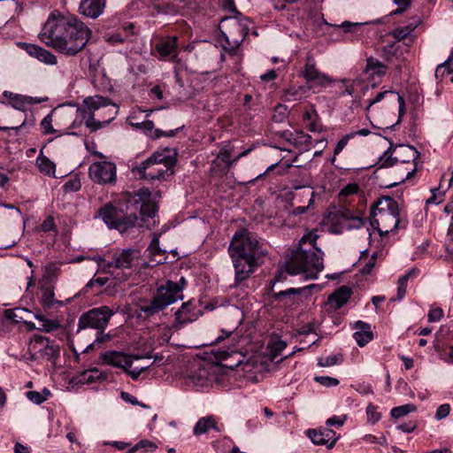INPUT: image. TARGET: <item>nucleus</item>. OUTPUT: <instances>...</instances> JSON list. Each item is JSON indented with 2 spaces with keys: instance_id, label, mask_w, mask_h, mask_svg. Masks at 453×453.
Segmentation results:
<instances>
[{
  "instance_id": "nucleus-1",
  "label": "nucleus",
  "mask_w": 453,
  "mask_h": 453,
  "mask_svg": "<svg viewBox=\"0 0 453 453\" xmlns=\"http://www.w3.org/2000/svg\"><path fill=\"white\" fill-rule=\"evenodd\" d=\"M91 30L74 15L53 11L38 35L42 42L66 56H76L88 42Z\"/></svg>"
},
{
  "instance_id": "nucleus-2",
  "label": "nucleus",
  "mask_w": 453,
  "mask_h": 453,
  "mask_svg": "<svg viewBox=\"0 0 453 453\" xmlns=\"http://www.w3.org/2000/svg\"><path fill=\"white\" fill-rule=\"evenodd\" d=\"M228 252L234 263L235 283H241L250 278L268 254L265 244L245 228L235 232Z\"/></svg>"
},
{
  "instance_id": "nucleus-3",
  "label": "nucleus",
  "mask_w": 453,
  "mask_h": 453,
  "mask_svg": "<svg viewBox=\"0 0 453 453\" xmlns=\"http://www.w3.org/2000/svg\"><path fill=\"white\" fill-rule=\"evenodd\" d=\"M84 109L78 108L86 127L95 132L108 125L118 115V106L109 98L102 96H87L83 99Z\"/></svg>"
},
{
  "instance_id": "nucleus-4",
  "label": "nucleus",
  "mask_w": 453,
  "mask_h": 453,
  "mask_svg": "<svg viewBox=\"0 0 453 453\" xmlns=\"http://www.w3.org/2000/svg\"><path fill=\"white\" fill-rule=\"evenodd\" d=\"M285 269L291 275L306 273V278L317 279L318 273L324 270V252L319 248L305 250L298 247Z\"/></svg>"
},
{
  "instance_id": "nucleus-5",
  "label": "nucleus",
  "mask_w": 453,
  "mask_h": 453,
  "mask_svg": "<svg viewBox=\"0 0 453 453\" xmlns=\"http://www.w3.org/2000/svg\"><path fill=\"white\" fill-rule=\"evenodd\" d=\"M176 163L174 154L169 149L155 151L150 157L133 166L132 172L142 180H164L166 175L173 173V167Z\"/></svg>"
},
{
  "instance_id": "nucleus-6",
  "label": "nucleus",
  "mask_w": 453,
  "mask_h": 453,
  "mask_svg": "<svg viewBox=\"0 0 453 453\" xmlns=\"http://www.w3.org/2000/svg\"><path fill=\"white\" fill-rule=\"evenodd\" d=\"M397 202L392 197L386 196L378 199L371 211V226L380 236L395 231L400 223Z\"/></svg>"
},
{
  "instance_id": "nucleus-7",
  "label": "nucleus",
  "mask_w": 453,
  "mask_h": 453,
  "mask_svg": "<svg viewBox=\"0 0 453 453\" xmlns=\"http://www.w3.org/2000/svg\"><path fill=\"white\" fill-rule=\"evenodd\" d=\"M136 210L137 207L134 211L125 213L122 209L111 203H106L97 211L96 218H101L110 229L124 233L136 226L138 222Z\"/></svg>"
},
{
  "instance_id": "nucleus-8",
  "label": "nucleus",
  "mask_w": 453,
  "mask_h": 453,
  "mask_svg": "<svg viewBox=\"0 0 453 453\" xmlns=\"http://www.w3.org/2000/svg\"><path fill=\"white\" fill-rule=\"evenodd\" d=\"M183 298L182 287L177 282L167 280L165 285L157 288L149 306H142L140 311H157Z\"/></svg>"
},
{
  "instance_id": "nucleus-9",
  "label": "nucleus",
  "mask_w": 453,
  "mask_h": 453,
  "mask_svg": "<svg viewBox=\"0 0 453 453\" xmlns=\"http://www.w3.org/2000/svg\"><path fill=\"white\" fill-rule=\"evenodd\" d=\"M419 157V152L411 145H398L395 146L392 151L390 146L384 153L379 157V168L390 167L396 163H409L410 161H416Z\"/></svg>"
},
{
  "instance_id": "nucleus-10",
  "label": "nucleus",
  "mask_w": 453,
  "mask_h": 453,
  "mask_svg": "<svg viewBox=\"0 0 453 453\" xmlns=\"http://www.w3.org/2000/svg\"><path fill=\"white\" fill-rule=\"evenodd\" d=\"M90 179L98 184H113L117 178V168L109 161L95 162L88 168Z\"/></svg>"
},
{
  "instance_id": "nucleus-11",
  "label": "nucleus",
  "mask_w": 453,
  "mask_h": 453,
  "mask_svg": "<svg viewBox=\"0 0 453 453\" xmlns=\"http://www.w3.org/2000/svg\"><path fill=\"white\" fill-rule=\"evenodd\" d=\"M302 76L311 87L326 88L334 81V79L317 68L316 62L311 56L306 58L304 66L302 70Z\"/></svg>"
},
{
  "instance_id": "nucleus-12",
  "label": "nucleus",
  "mask_w": 453,
  "mask_h": 453,
  "mask_svg": "<svg viewBox=\"0 0 453 453\" xmlns=\"http://www.w3.org/2000/svg\"><path fill=\"white\" fill-rule=\"evenodd\" d=\"M141 251L138 249H124L117 250L111 256V269H130L138 265Z\"/></svg>"
},
{
  "instance_id": "nucleus-13",
  "label": "nucleus",
  "mask_w": 453,
  "mask_h": 453,
  "mask_svg": "<svg viewBox=\"0 0 453 453\" xmlns=\"http://www.w3.org/2000/svg\"><path fill=\"white\" fill-rule=\"evenodd\" d=\"M101 360L104 364L127 370L131 368L134 360L141 359L140 355H128L122 351L108 350L101 354Z\"/></svg>"
},
{
  "instance_id": "nucleus-14",
  "label": "nucleus",
  "mask_w": 453,
  "mask_h": 453,
  "mask_svg": "<svg viewBox=\"0 0 453 453\" xmlns=\"http://www.w3.org/2000/svg\"><path fill=\"white\" fill-rule=\"evenodd\" d=\"M32 349L36 353L32 355L31 359H35L36 354H39L40 357L47 360L56 359L60 355L59 346L58 344L50 343L49 338L42 335L34 336V343Z\"/></svg>"
},
{
  "instance_id": "nucleus-15",
  "label": "nucleus",
  "mask_w": 453,
  "mask_h": 453,
  "mask_svg": "<svg viewBox=\"0 0 453 453\" xmlns=\"http://www.w3.org/2000/svg\"><path fill=\"white\" fill-rule=\"evenodd\" d=\"M114 313H82L79 319V330L87 327L104 331Z\"/></svg>"
},
{
  "instance_id": "nucleus-16",
  "label": "nucleus",
  "mask_w": 453,
  "mask_h": 453,
  "mask_svg": "<svg viewBox=\"0 0 453 453\" xmlns=\"http://www.w3.org/2000/svg\"><path fill=\"white\" fill-rule=\"evenodd\" d=\"M234 314L236 315L235 318H233L232 316L226 318L224 326L220 329V334L213 342H211L206 345L211 346L218 344L223 340L229 338L233 334H235L237 336L242 334V329L239 330V327L242 325L245 313Z\"/></svg>"
},
{
  "instance_id": "nucleus-17",
  "label": "nucleus",
  "mask_w": 453,
  "mask_h": 453,
  "mask_svg": "<svg viewBox=\"0 0 453 453\" xmlns=\"http://www.w3.org/2000/svg\"><path fill=\"white\" fill-rule=\"evenodd\" d=\"M18 45L29 56L36 58L45 65H54L58 62L57 57L53 53L37 44L19 42Z\"/></svg>"
},
{
  "instance_id": "nucleus-18",
  "label": "nucleus",
  "mask_w": 453,
  "mask_h": 453,
  "mask_svg": "<svg viewBox=\"0 0 453 453\" xmlns=\"http://www.w3.org/2000/svg\"><path fill=\"white\" fill-rule=\"evenodd\" d=\"M306 434L314 444L326 445L328 449H332L339 439L330 428L309 429Z\"/></svg>"
},
{
  "instance_id": "nucleus-19",
  "label": "nucleus",
  "mask_w": 453,
  "mask_h": 453,
  "mask_svg": "<svg viewBox=\"0 0 453 453\" xmlns=\"http://www.w3.org/2000/svg\"><path fill=\"white\" fill-rule=\"evenodd\" d=\"M224 425L219 423L218 419L213 415H208L200 418L193 427V434L196 436H200L214 431L221 433L224 431Z\"/></svg>"
},
{
  "instance_id": "nucleus-20",
  "label": "nucleus",
  "mask_w": 453,
  "mask_h": 453,
  "mask_svg": "<svg viewBox=\"0 0 453 453\" xmlns=\"http://www.w3.org/2000/svg\"><path fill=\"white\" fill-rule=\"evenodd\" d=\"M154 48L161 58L173 59L177 57L178 38L176 36L160 38Z\"/></svg>"
},
{
  "instance_id": "nucleus-21",
  "label": "nucleus",
  "mask_w": 453,
  "mask_h": 453,
  "mask_svg": "<svg viewBox=\"0 0 453 453\" xmlns=\"http://www.w3.org/2000/svg\"><path fill=\"white\" fill-rule=\"evenodd\" d=\"M351 327L355 330L353 338L359 347H365L373 339V333L369 323L357 320L352 324Z\"/></svg>"
},
{
  "instance_id": "nucleus-22",
  "label": "nucleus",
  "mask_w": 453,
  "mask_h": 453,
  "mask_svg": "<svg viewBox=\"0 0 453 453\" xmlns=\"http://www.w3.org/2000/svg\"><path fill=\"white\" fill-rule=\"evenodd\" d=\"M39 302L42 306L46 310H58L66 303L71 302V298L65 301H60L55 298L54 288L50 286L43 287L41 288V296Z\"/></svg>"
},
{
  "instance_id": "nucleus-23",
  "label": "nucleus",
  "mask_w": 453,
  "mask_h": 453,
  "mask_svg": "<svg viewBox=\"0 0 453 453\" xmlns=\"http://www.w3.org/2000/svg\"><path fill=\"white\" fill-rule=\"evenodd\" d=\"M105 4L106 0H81L79 10L82 15L96 19L103 13Z\"/></svg>"
},
{
  "instance_id": "nucleus-24",
  "label": "nucleus",
  "mask_w": 453,
  "mask_h": 453,
  "mask_svg": "<svg viewBox=\"0 0 453 453\" xmlns=\"http://www.w3.org/2000/svg\"><path fill=\"white\" fill-rule=\"evenodd\" d=\"M286 139L300 151H308L312 146L311 136L303 131L288 132Z\"/></svg>"
},
{
  "instance_id": "nucleus-25",
  "label": "nucleus",
  "mask_w": 453,
  "mask_h": 453,
  "mask_svg": "<svg viewBox=\"0 0 453 453\" xmlns=\"http://www.w3.org/2000/svg\"><path fill=\"white\" fill-rule=\"evenodd\" d=\"M352 291L350 288L347 286H342L327 298V304L332 309L342 308L350 298Z\"/></svg>"
},
{
  "instance_id": "nucleus-26",
  "label": "nucleus",
  "mask_w": 453,
  "mask_h": 453,
  "mask_svg": "<svg viewBox=\"0 0 453 453\" xmlns=\"http://www.w3.org/2000/svg\"><path fill=\"white\" fill-rule=\"evenodd\" d=\"M134 25L129 24L127 27H124L121 30L115 33H108L104 35V39L107 42L116 45L123 43L126 41L130 40L131 35L134 32Z\"/></svg>"
},
{
  "instance_id": "nucleus-27",
  "label": "nucleus",
  "mask_w": 453,
  "mask_h": 453,
  "mask_svg": "<svg viewBox=\"0 0 453 453\" xmlns=\"http://www.w3.org/2000/svg\"><path fill=\"white\" fill-rule=\"evenodd\" d=\"M305 289L306 288H290L274 294V298L280 303H283L284 306H288L294 303L296 300L297 296Z\"/></svg>"
},
{
  "instance_id": "nucleus-28",
  "label": "nucleus",
  "mask_w": 453,
  "mask_h": 453,
  "mask_svg": "<svg viewBox=\"0 0 453 453\" xmlns=\"http://www.w3.org/2000/svg\"><path fill=\"white\" fill-rule=\"evenodd\" d=\"M387 66L381 63L380 60L370 57L366 59V65L365 68V73H367L370 77H382L386 73Z\"/></svg>"
},
{
  "instance_id": "nucleus-29",
  "label": "nucleus",
  "mask_w": 453,
  "mask_h": 453,
  "mask_svg": "<svg viewBox=\"0 0 453 453\" xmlns=\"http://www.w3.org/2000/svg\"><path fill=\"white\" fill-rule=\"evenodd\" d=\"M35 162L36 166L42 173L49 177H56V165L46 156H44L42 151L40 152L39 156L36 157Z\"/></svg>"
},
{
  "instance_id": "nucleus-30",
  "label": "nucleus",
  "mask_w": 453,
  "mask_h": 453,
  "mask_svg": "<svg viewBox=\"0 0 453 453\" xmlns=\"http://www.w3.org/2000/svg\"><path fill=\"white\" fill-rule=\"evenodd\" d=\"M50 313H35V318L39 322V329L45 332H52L62 327L58 319H50Z\"/></svg>"
},
{
  "instance_id": "nucleus-31",
  "label": "nucleus",
  "mask_w": 453,
  "mask_h": 453,
  "mask_svg": "<svg viewBox=\"0 0 453 453\" xmlns=\"http://www.w3.org/2000/svg\"><path fill=\"white\" fill-rule=\"evenodd\" d=\"M21 319L22 318L18 319L16 313H0V332L11 331Z\"/></svg>"
},
{
  "instance_id": "nucleus-32",
  "label": "nucleus",
  "mask_w": 453,
  "mask_h": 453,
  "mask_svg": "<svg viewBox=\"0 0 453 453\" xmlns=\"http://www.w3.org/2000/svg\"><path fill=\"white\" fill-rule=\"evenodd\" d=\"M174 321L172 327L180 330L185 325L196 321L198 319V313H174Z\"/></svg>"
},
{
  "instance_id": "nucleus-33",
  "label": "nucleus",
  "mask_w": 453,
  "mask_h": 453,
  "mask_svg": "<svg viewBox=\"0 0 453 453\" xmlns=\"http://www.w3.org/2000/svg\"><path fill=\"white\" fill-rule=\"evenodd\" d=\"M232 150H233V146L230 144V142H225L221 146V148L217 155L216 159H214L212 161V163L216 164L218 160H220L226 164V168H229L230 166H232L234 164V159L231 160Z\"/></svg>"
},
{
  "instance_id": "nucleus-34",
  "label": "nucleus",
  "mask_w": 453,
  "mask_h": 453,
  "mask_svg": "<svg viewBox=\"0 0 453 453\" xmlns=\"http://www.w3.org/2000/svg\"><path fill=\"white\" fill-rule=\"evenodd\" d=\"M287 347L286 342L282 341L278 335L274 334L268 342L267 348L270 350L273 358L281 355L282 350Z\"/></svg>"
},
{
  "instance_id": "nucleus-35",
  "label": "nucleus",
  "mask_w": 453,
  "mask_h": 453,
  "mask_svg": "<svg viewBox=\"0 0 453 453\" xmlns=\"http://www.w3.org/2000/svg\"><path fill=\"white\" fill-rule=\"evenodd\" d=\"M157 212V205L151 202H142L140 205L141 221L146 222L148 219H154Z\"/></svg>"
},
{
  "instance_id": "nucleus-36",
  "label": "nucleus",
  "mask_w": 453,
  "mask_h": 453,
  "mask_svg": "<svg viewBox=\"0 0 453 453\" xmlns=\"http://www.w3.org/2000/svg\"><path fill=\"white\" fill-rule=\"evenodd\" d=\"M417 411V407L413 403H407L401 406L394 407L390 411V415L394 418H400L411 412H414Z\"/></svg>"
},
{
  "instance_id": "nucleus-37",
  "label": "nucleus",
  "mask_w": 453,
  "mask_h": 453,
  "mask_svg": "<svg viewBox=\"0 0 453 453\" xmlns=\"http://www.w3.org/2000/svg\"><path fill=\"white\" fill-rule=\"evenodd\" d=\"M111 252L107 251L104 256H96L92 257V260H94L98 266V270L104 272V273H111Z\"/></svg>"
},
{
  "instance_id": "nucleus-38",
  "label": "nucleus",
  "mask_w": 453,
  "mask_h": 453,
  "mask_svg": "<svg viewBox=\"0 0 453 453\" xmlns=\"http://www.w3.org/2000/svg\"><path fill=\"white\" fill-rule=\"evenodd\" d=\"M50 395V391L48 388H43L42 392L27 391V397L29 401L35 404H41L45 402Z\"/></svg>"
},
{
  "instance_id": "nucleus-39",
  "label": "nucleus",
  "mask_w": 453,
  "mask_h": 453,
  "mask_svg": "<svg viewBox=\"0 0 453 453\" xmlns=\"http://www.w3.org/2000/svg\"><path fill=\"white\" fill-rule=\"evenodd\" d=\"M414 270H410L405 273L403 275L399 277L397 281V299L402 300L405 296L408 280L412 273H414Z\"/></svg>"
},
{
  "instance_id": "nucleus-40",
  "label": "nucleus",
  "mask_w": 453,
  "mask_h": 453,
  "mask_svg": "<svg viewBox=\"0 0 453 453\" xmlns=\"http://www.w3.org/2000/svg\"><path fill=\"white\" fill-rule=\"evenodd\" d=\"M326 25L334 28V30L338 31L339 29H342L343 33H355L363 24L358 22H350V21H343L342 24H329L326 22Z\"/></svg>"
},
{
  "instance_id": "nucleus-41",
  "label": "nucleus",
  "mask_w": 453,
  "mask_h": 453,
  "mask_svg": "<svg viewBox=\"0 0 453 453\" xmlns=\"http://www.w3.org/2000/svg\"><path fill=\"white\" fill-rule=\"evenodd\" d=\"M453 73V61L449 58L444 63L437 65L435 69L436 79H442L444 75H449Z\"/></svg>"
},
{
  "instance_id": "nucleus-42",
  "label": "nucleus",
  "mask_w": 453,
  "mask_h": 453,
  "mask_svg": "<svg viewBox=\"0 0 453 453\" xmlns=\"http://www.w3.org/2000/svg\"><path fill=\"white\" fill-rule=\"evenodd\" d=\"M150 256H151L150 262L155 265L164 264L166 260V250H162L159 246L153 248L152 250H148Z\"/></svg>"
},
{
  "instance_id": "nucleus-43",
  "label": "nucleus",
  "mask_w": 453,
  "mask_h": 453,
  "mask_svg": "<svg viewBox=\"0 0 453 453\" xmlns=\"http://www.w3.org/2000/svg\"><path fill=\"white\" fill-rule=\"evenodd\" d=\"M133 450L132 451H139L143 450L145 452H153L157 449V445L149 440H141L139 441L135 445L132 446Z\"/></svg>"
},
{
  "instance_id": "nucleus-44",
  "label": "nucleus",
  "mask_w": 453,
  "mask_h": 453,
  "mask_svg": "<svg viewBox=\"0 0 453 453\" xmlns=\"http://www.w3.org/2000/svg\"><path fill=\"white\" fill-rule=\"evenodd\" d=\"M342 361L341 355H331L325 357H320L318 360V365L321 367H328L338 365Z\"/></svg>"
},
{
  "instance_id": "nucleus-45",
  "label": "nucleus",
  "mask_w": 453,
  "mask_h": 453,
  "mask_svg": "<svg viewBox=\"0 0 453 453\" xmlns=\"http://www.w3.org/2000/svg\"><path fill=\"white\" fill-rule=\"evenodd\" d=\"M81 380L86 383H92L97 380H103L105 378V376H104L103 373L97 369H92L90 371L84 372L81 374Z\"/></svg>"
},
{
  "instance_id": "nucleus-46",
  "label": "nucleus",
  "mask_w": 453,
  "mask_h": 453,
  "mask_svg": "<svg viewBox=\"0 0 453 453\" xmlns=\"http://www.w3.org/2000/svg\"><path fill=\"white\" fill-rule=\"evenodd\" d=\"M52 114H47L41 121V127L44 134H54L57 132L52 126Z\"/></svg>"
},
{
  "instance_id": "nucleus-47",
  "label": "nucleus",
  "mask_w": 453,
  "mask_h": 453,
  "mask_svg": "<svg viewBox=\"0 0 453 453\" xmlns=\"http://www.w3.org/2000/svg\"><path fill=\"white\" fill-rule=\"evenodd\" d=\"M27 96L17 94L13 96V100L9 102V104L16 110L25 111L27 106Z\"/></svg>"
},
{
  "instance_id": "nucleus-48",
  "label": "nucleus",
  "mask_w": 453,
  "mask_h": 453,
  "mask_svg": "<svg viewBox=\"0 0 453 453\" xmlns=\"http://www.w3.org/2000/svg\"><path fill=\"white\" fill-rule=\"evenodd\" d=\"M81 183L80 179L73 178V179H70L69 180H67L64 184L63 190L65 193L76 192V191H79L81 189Z\"/></svg>"
},
{
  "instance_id": "nucleus-49",
  "label": "nucleus",
  "mask_w": 453,
  "mask_h": 453,
  "mask_svg": "<svg viewBox=\"0 0 453 453\" xmlns=\"http://www.w3.org/2000/svg\"><path fill=\"white\" fill-rule=\"evenodd\" d=\"M366 415L368 421L372 424L377 423L381 418L380 413L377 411V407L372 403L366 408Z\"/></svg>"
},
{
  "instance_id": "nucleus-50",
  "label": "nucleus",
  "mask_w": 453,
  "mask_h": 453,
  "mask_svg": "<svg viewBox=\"0 0 453 453\" xmlns=\"http://www.w3.org/2000/svg\"><path fill=\"white\" fill-rule=\"evenodd\" d=\"M314 380L320 385L326 388L336 387L339 384L338 379L329 376H316Z\"/></svg>"
},
{
  "instance_id": "nucleus-51",
  "label": "nucleus",
  "mask_w": 453,
  "mask_h": 453,
  "mask_svg": "<svg viewBox=\"0 0 453 453\" xmlns=\"http://www.w3.org/2000/svg\"><path fill=\"white\" fill-rule=\"evenodd\" d=\"M354 138V134H345L336 144L334 150V156H337L338 154H340L342 150L347 146L349 141L350 139H353Z\"/></svg>"
},
{
  "instance_id": "nucleus-52",
  "label": "nucleus",
  "mask_w": 453,
  "mask_h": 453,
  "mask_svg": "<svg viewBox=\"0 0 453 453\" xmlns=\"http://www.w3.org/2000/svg\"><path fill=\"white\" fill-rule=\"evenodd\" d=\"M235 352H237V350L234 346L227 347L226 349H220L217 350L215 352V357L219 360H226Z\"/></svg>"
},
{
  "instance_id": "nucleus-53",
  "label": "nucleus",
  "mask_w": 453,
  "mask_h": 453,
  "mask_svg": "<svg viewBox=\"0 0 453 453\" xmlns=\"http://www.w3.org/2000/svg\"><path fill=\"white\" fill-rule=\"evenodd\" d=\"M364 439L368 443H378L384 447H388V445L387 438L383 434H381L380 437L374 436L372 434H366Z\"/></svg>"
},
{
  "instance_id": "nucleus-54",
  "label": "nucleus",
  "mask_w": 453,
  "mask_h": 453,
  "mask_svg": "<svg viewBox=\"0 0 453 453\" xmlns=\"http://www.w3.org/2000/svg\"><path fill=\"white\" fill-rule=\"evenodd\" d=\"M450 411V405L449 403L441 404L435 412L434 418L436 420H441L449 416Z\"/></svg>"
},
{
  "instance_id": "nucleus-55",
  "label": "nucleus",
  "mask_w": 453,
  "mask_h": 453,
  "mask_svg": "<svg viewBox=\"0 0 453 453\" xmlns=\"http://www.w3.org/2000/svg\"><path fill=\"white\" fill-rule=\"evenodd\" d=\"M318 234L316 233H313V232H310L308 233L307 234H304L301 240H300V243L303 244V243H306V242H309L310 245H311V249H315V248H318L317 247V239H318Z\"/></svg>"
},
{
  "instance_id": "nucleus-56",
  "label": "nucleus",
  "mask_w": 453,
  "mask_h": 453,
  "mask_svg": "<svg viewBox=\"0 0 453 453\" xmlns=\"http://www.w3.org/2000/svg\"><path fill=\"white\" fill-rule=\"evenodd\" d=\"M397 101H398V104H399L398 120H397V122L395 124L392 125L389 127L390 129H394L395 127L401 122L403 116L405 114V103H404V99L399 94H397Z\"/></svg>"
},
{
  "instance_id": "nucleus-57",
  "label": "nucleus",
  "mask_w": 453,
  "mask_h": 453,
  "mask_svg": "<svg viewBox=\"0 0 453 453\" xmlns=\"http://www.w3.org/2000/svg\"><path fill=\"white\" fill-rule=\"evenodd\" d=\"M359 190V186L357 183L347 184L340 192V196H351L357 194Z\"/></svg>"
},
{
  "instance_id": "nucleus-58",
  "label": "nucleus",
  "mask_w": 453,
  "mask_h": 453,
  "mask_svg": "<svg viewBox=\"0 0 453 453\" xmlns=\"http://www.w3.org/2000/svg\"><path fill=\"white\" fill-rule=\"evenodd\" d=\"M377 258V253H372L371 258L365 263V265L363 266L361 273L363 274H369L372 273V269L375 266V261Z\"/></svg>"
},
{
  "instance_id": "nucleus-59",
  "label": "nucleus",
  "mask_w": 453,
  "mask_h": 453,
  "mask_svg": "<svg viewBox=\"0 0 453 453\" xmlns=\"http://www.w3.org/2000/svg\"><path fill=\"white\" fill-rule=\"evenodd\" d=\"M148 368H149V366H142L140 368L134 367L133 369L127 368V370H124V371L128 375H130L133 380H137L140 377L141 373L145 372Z\"/></svg>"
},
{
  "instance_id": "nucleus-60",
  "label": "nucleus",
  "mask_w": 453,
  "mask_h": 453,
  "mask_svg": "<svg viewBox=\"0 0 453 453\" xmlns=\"http://www.w3.org/2000/svg\"><path fill=\"white\" fill-rule=\"evenodd\" d=\"M356 390L362 395H373L372 388L370 384L360 383L356 386Z\"/></svg>"
},
{
  "instance_id": "nucleus-61",
  "label": "nucleus",
  "mask_w": 453,
  "mask_h": 453,
  "mask_svg": "<svg viewBox=\"0 0 453 453\" xmlns=\"http://www.w3.org/2000/svg\"><path fill=\"white\" fill-rule=\"evenodd\" d=\"M108 281V278L106 277H98L96 279L90 280L85 286L84 289L88 290L91 288L96 283L101 288L104 286Z\"/></svg>"
},
{
  "instance_id": "nucleus-62",
  "label": "nucleus",
  "mask_w": 453,
  "mask_h": 453,
  "mask_svg": "<svg viewBox=\"0 0 453 453\" xmlns=\"http://www.w3.org/2000/svg\"><path fill=\"white\" fill-rule=\"evenodd\" d=\"M394 93L395 92L392 90H384V91L379 92L373 99L368 100V107L367 108L369 109L372 105L383 100L384 97L386 96V95L394 94Z\"/></svg>"
},
{
  "instance_id": "nucleus-63",
  "label": "nucleus",
  "mask_w": 453,
  "mask_h": 453,
  "mask_svg": "<svg viewBox=\"0 0 453 453\" xmlns=\"http://www.w3.org/2000/svg\"><path fill=\"white\" fill-rule=\"evenodd\" d=\"M417 427V423L415 421H409L408 423H403L398 426V429L403 433L410 434L413 432Z\"/></svg>"
},
{
  "instance_id": "nucleus-64",
  "label": "nucleus",
  "mask_w": 453,
  "mask_h": 453,
  "mask_svg": "<svg viewBox=\"0 0 453 453\" xmlns=\"http://www.w3.org/2000/svg\"><path fill=\"white\" fill-rule=\"evenodd\" d=\"M55 223L54 219L51 217L47 218L42 224L41 225L42 231L47 233L54 230Z\"/></svg>"
}]
</instances>
